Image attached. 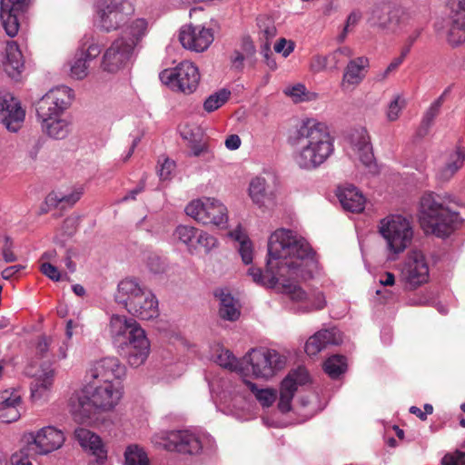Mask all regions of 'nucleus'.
Returning <instances> with one entry per match:
<instances>
[{"label":"nucleus","mask_w":465,"mask_h":465,"mask_svg":"<svg viewBox=\"0 0 465 465\" xmlns=\"http://www.w3.org/2000/svg\"><path fill=\"white\" fill-rule=\"evenodd\" d=\"M134 14L129 0H98L95 5L94 25L105 33L123 28Z\"/></svg>","instance_id":"nucleus-8"},{"label":"nucleus","mask_w":465,"mask_h":465,"mask_svg":"<svg viewBox=\"0 0 465 465\" xmlns=\"http://www.w3.org/2000/svg\"><path fill=\"white\" fill-rule=\"evenodd\" d=\"M115 301L141 320H151L159 314L155 295L134 278H125L119 282Z\"/></svg>","instance_id":"nucleus-6"},{"label":"nucleus","mask_w":465,"mask_h":465,"mask_svg":"<svg viewBox=\"0 0 465 465\" xmlns=\"http://www.w3.org/2000/svg\"><path fill=\"white\" fill-rule=\"evenodd\" d=\"M42 131L49 137L56 140L64 139L70 133V122L61 116L45 119L40 122Z\"/></svg>","instance_id":"nucleus-35"},{"label":"nucleus","mask_w":465,"mask_h":465,"mask_svg":"<svg viewBox=\"0 0 465 465\" xmlns=\"http://www.w3.org/2000/svg\"><path fill=\"white\" fill-rule=\"evenodd\" d=\"M187 146L191 151L190 155L192 156L204 157L207 161H211L214 158L209 143L203 136L191 144H187Z\"/></svg>","instance_id":"nucleus-42"},{"label":"nucleus","mask_w":465,"mask_h":465,"mask_svg":"<svg viewBox=\"0 0 465 465\" xmlns=\"http://www.w3.org/2000/svg\"><path fill=\"white\" fill-rule=\"evenodd\" d=\"M74 439L80 446L99 460L106 459L107 451L100 436L88 429L77 428L74 430Z\"/></svg>","instance_id":"nucleus-30"},{"label":"nucleus","mask_w":465,"mask_h":465,"mask_svg":"<svg viewBox=\"0 0 465 465\" xmlns=\"http://www.w3.org/2000/svg\"><path fill=\"white\" fill-rule=\"evenodd\" d=\"M440 108L431 103L422 116L420 125L418 129L419 136L423 137L428 134L430 128L432 126L436 117L440 114Z\"/></svg>","instance_id":"nucleus-43"},{"label":"nucleus","mask_w":465,"mask_h":465,"mask_svg":"<svg viewBox=\"0 0 465 465\" xmlns=\"http://www.w3.org/2000/svg\"><path fill=\"white\" fill-rule=\"evenodd\" d=\"M310 68L313 73H321L329 68V57L316 54L312 58Z\"/></svg>","instance_id":"nucleus-54"},{"label":"nucleus","mask_w":465,"mask_h":465,"mask_svg":"<svg viewBox=\"0 0 465 465\" xmlns=\"http://www.w3.org/2000/svg\"><path fill=\"white\" fill-rule=\"evenodd\" d=\"M3 69L12 79L18 80L25 69V60L22 52L15 41L6 43Z\"/></svg>","instance_id":"nucleus-29"},{"label":"nucleus","mask_w":465,"mask_h":465,"mask_svg":"<svg viewBox=\"0 0 465 465\" xmlns=\"http://www.w3.org/2000/svg\"><path fill=\"white\" fill-rule=\"evenodd\" d=\"M249 194L254 203L262 204L266 197L265 179L262 177L253 178L250 183Z\"/></svg>","instance_id":"nucleus-40"},{"label":"nucleus","mask_w":465,"mask_h":465,"mask_svg":"<svg viewBox=\"0 0 465 465\" xmlns=\"http://www.w3.org/2000/svg\"><path fill=\"white\" fill-rule=\"evenodd\" d=\"M379 232L386 242L390 255L403 252L411 243L413 228L411 221L400 214H391L380 221Z\"/></svg>","instance_id":"nucleus-9"},{"label":"nucleus","mask_w":465,"mask_h":465,"mask_svg":"<svg viewBox=\"0 0 465 465\" xmlns=\"http://www.w3.org/2000/svg\"><path fill=\"white\" fill-rule=\"evenodd\" d=\"M412 13L392 2L374 5L368 13V25L384 34L398 35L411 25Z\"/></svg>","instance_id":"nucleus-7"},{"label":"nucleus","mask_w":465,"mask_h":465,"mask_svg":"<svg viewBox=\"0 0 465 465\" xmlns=\"http://www.w3.org/2000/svg\"><path fill=\"white\" fill-rule=\"evenodd\" d=\"M300 149L294 160L305 170H312L322 164L333 153V141L325 124L316 119L303 120L294 138Z\"/></svg>","instance_id":"nucleus-2"},{"label":"nucleus","mask_w":465,"mask_h":465,"mask_svg":"<svg viewBox=\"0 0 465 465\" xmlns=\"http://www.w3.org/2000/svg\"><path fill=\"white\" fill-rule=\"evenodd\" d=\"M73 101V90L61 85L49 90L36 103V115L39 122L61 116Z\"/></svg>","instance_id":"nucleus-15"},{"label":"nucleus","mask_w":465,"mask_h":465,"mask_svg":"<svg viewBox=\"0 0 465 465\" xmlns=\"http://www.w3.org/2000/svg\"><path fill=\"white\" fill-rule=\"evenodd\" d=\"M83 194V189L78 188L73 191L70 194L58 196L56 193H50L47 196V203L50 204L57 205L59 203H65L69 206L74 205Z\"/></svg>","instance_id":"nucleus-46"},{"label":"nucleus","mask_w":465,"mask_h":465,"mask_svg":"<svg viewBox=\"0 0 465 465\" xmlns=\"http://www.w3.org/2000/svg\"><path fill=\"white\" fill-rule=\"evenodd\" d=\"M125 465H150V459L145 450L138 444H131L124 451Z\"/></svg>","instance_id":"nucleus-37"},{"label":"nucleus","mask_w":465,"mask_h":465,"mask_svg":"<svg viewBox=\"0 0 465 465\" xmlns=\"http://www.w3.org/2000/svg\"><path fill=\"white\" fill-rule=\"evenodd\" d=\"M1 252L5 262H14L17 260L16 255L13 252L14 243L12 239L5 235L0 236Z\"/></svg>","instance_id":"nucleus-49"},{"label":"nucleus","mask_w":465,"mask_h":465,"mask_svg":"<svg viewBox=\"0 0 465 465\" xmlns=\"http://www.w3.org/2000/svg\"><path fill=\"white\" fill-rule=\"evenodd\" d=\"M405 106V100L401 96H396L391 102L387 111V117L390 121H396L399 118L400 113Z\"/></svg>","instance_id":"nucleus-52"},{"label":"nucleus","mask_w":465,"mask_h":465,"mask_svg":"<svg viewBox=\"0 0 465 465\" xmlns=\"http://www.w3.org/2000/svg\"><path fill=\"white\" fill-rule=\"evenodd\" d=\"M37 455L26 447H23L19 451L14 453L10 458L9 465H32V460H35Z\"/></svg>","instance_id":"nucleus-47"},{"label":"nucleus","mask_w":465,"mask_h":465,"mask_svg":"<svg viewBox=\"0 0 465 465\" xmlns=\"http://www.w3.org/2000/svg\"><path fill=\"white\" fill-rule=\"evenodd\" d=\"M243 362L251 366L255 378L268 380L284 368L286 359L275 350L259 348L252 349L244 356Z\"/></svg>","instance_id":"nucleus-12"},{"label":"nucleus","mask_w":465,"mask_h":465,"mask_svg":"<svg viewBox=\"0 0 465 465\" xmlns=\"http://www.w3.org/2000/svg\"><path fill=\"white\" fill-rule=\"evenodd\" d=\"M347 153L354 159H358L371 172L375 168L372 146L367 130L360 127L351 130L346 137Z\"/></svg>","instance_id":"nucleus-17"},{"label":"nucleus","mask_w":465,"mask_h":465,"mask_svg":"<svg viewBox=\"0 0 465 465\" xmlns=\"http://www.w3.org/2000/svg\"><path fill=\"white\" fill-rule=\"evenodd\" d=\"M341 341V335L337 329L321 330L307 340L304 350L309 356H315L329 345H338Z\"/></svg>","instance_id":"nucleus-26"},{"label":"nucleus","mask_w":465,"mask_h":465,"mask_svg":"<svg viewBox=\"0 0 465 465\" xmlns=\"http://www.w3.org/2000/svg\"><path fill=\"white\" fill-rule=\"evenodd\" d=\"M175 167V163L173 161L169 159L164 160V162L161 164L160 169L158 170L159 176L162 180H167L171 177L172 173L173 172Z\"/></svg>","instance_id":"nucleus-61"},{"label":"nucleus","mask_w":465,"mask_h":465,"mask_svg":"<svg viewBox=\"0 0 465 465\" xmlns=\"http://www.w3.org/2000/svg\"><path fill=\"white\" fill-rule=\"evenodd\" d=\"M22 409V396L16 389H6L0 391V421L10 423L16 421Z\"/></svg>","instance_id":"nucleus-25"},{"label":"nucleus","mask_w":465,"mask_h":465,"mask_svg":"<svg viewBox=\"0 0 465 465\" xmlns=\"http://www.w3.org/2000/svg\"><path fill=\"white\" fill-rule=\"evenodd\" d=\"M285 94L293 98L295 102H301L307 100L306 98V87L304 84H297L285 90Z\"/></svg>","instance_id":"nucleus-55"},{"label":"nucleus","mask_w":465,"mask_h":465,"mask_svg":"<svg viewBox=\"0 0 465 465\" xmlns=\"http://www.w3.org/2000/svg\"><path fill=\"white\" fill-rule=\"evenodd\" d=\"M276 53L282 54L283 57H287L294 50V43L292 41H287L285 38H280L274 45Z\"/></svg>","instance_id":"nucleus-57"},{"label":"nucleus","mask_w":465,"mask_h":465,"mask_svg":"<svg viewBox=\"0 0 465 465\" xmlns=\"http://www.w3.org/2000/svg\"><path fill=\"white\" fill-rule=\"evenodd\" d=\"M305 298L302 301L293 300L297 302H303L301 306L298 307V312H309L313 310H321L325 306V297L322 294V292H317L314 295V301L312 302L309 298L307 293L305 292Z\"/></svg>","instance_id":"nucleus-45"},{"label":"nucleus","mask_w":465,"mask_h":465,"mask_svg":"<svg viewBox=\"0 0 465 465\" xmlns=\"http://www.w3.org/2000/svg\"><path fill=\"white\" fill-rule=\"evenodd\" d=\"M144 190V182L141 181L140 183L133 190L128 192L122 199L121 202H127L135 200L136 196Z\"/></svg>","instance_id":"nucleus-63"},{"label":"nucleus","mask_w":465,"mask_h":465,"mask_svg":"<svg viewBox=\"0 0 465 465\" xmlns=\"http://www.w3.org/2000/svg\"><path fill=\"white\" fill-rule=\"evenodd\" d=\"M151 441L155 447L182 454L196 455L203 449L200 436L188 430L160 431Z\"/></svg>","instance_id":"nucleus-10"},{"label":"nucleus","mask_w":465,"mask_h":465,"mask_svg":"<svg viewBox=\"0 0 465 465\" xmlns=\"http://www.w3.org/2000/svg\"><path fill=\"white\" fill-rule=\"evenodd\" d=\"M65 440L64 432L54 426H46L27 436L25 447L35 455H46L61 448Z\"/></svg>","instance_id":"nucleus-16"},{"label":"nucleus","mask_w":465,"mask_h":465,"mask_svg":"<svg viewBox=\"0 0 465 465\" xmlns=\"http://www.w3.org/2000/svg\"><path fill=\"white\" fill-rule=\"evenodd\" d=\"M316 269L315 253L309 243L291 230L279 229L269 238L265 272L251 267L248 275L263 287L281 285L292 300L302 301L306 295L298 282L312 278Z\"/></svg>","instance_id":"nucleus-1"},{"label":"nucleus","mask_w":465,"mask_h":465,"mask_svg":"<svg viewBox=\"0 0 465 465\" xmlns=\"http://www.w3.org/2000/svg\"><path fill=\"white\" fill-rule=\"evenodd\" d=\"M54 377V371L51 368L43 370L31 383V396L34 400H40L51 390Z\"/></svg>","instance_id":"nucleus-36"},{"label":"nucleus","mask_w":465,"mask_h":465,"mask_svg":"<svg viewBox=\"0 0 465 465\" xmlns=\"http://www.w3.org/2000/svg\"><path fill=\"white\" fill-rule=\"evenodd\" d=\"M435 30L445 29L446 41L453 47L465 43V0H449L446 5L445 25L436 23Z\"/></svg>","instance_id":"nucleus-13"},{"label":"nucleus","mask_w":465,"mask_h":465,"mask_svg":"<svg viewBox=\"0 0 465 465\" xmlns=\"http://www.w3.org/2000/svg\"><path fill=\"white\" fill-rule=\"evenodd\" d=\"M214 295L220 302L219 314L227 321H236L241 314L240 305L237 300L227 289H218Z\"/></svg>","instance_id":"nucleus-33"},{"label":"nucleus","mask_w":465,"mask_h":465,"mask_svg":"<svg viewBox=\"0 0 465 465\" xmlns=\"http://www.w3.org/2000/svg\"><path fill=\"white\" fill-rule=\"evenodd\" d=\"M464 162L465 149L461 146H457L456 150L450 154L447 163L438 170L437 179L440 182L450 181L463 166Z\"/></svg>","instance_id":"nucleus-34"},{"label":"nucleus","mask_w":465,"mask_h":465,"mask_svg":"<svg viewBox=\"0 0 465 465\" xmlns=\"http://www.w3.org/2000/svg\"><path fill=\"white\" fill-rule=\"evenodd\" d=\"M51 343V338L46 336L40 337L35 347L36 354L41 358L47 357Z\"/></svg>","instance_id":"nucleus-59"},{"label":"nucleus","mask_w":465,"mask_h":465,"mask_svg":"<svg viewBox=\"0 0 465 465\" xmlns=\"http://www.w3.org/2000/svg\"><path fill=\"white\" fill-rule=\"evenodd\" d=\"M310 377L308 371L303 367H299L288 373L282 380L280 389V400L278 409L286 413L292 409V401L298 389V386L309 382Z\"/></svg>","instance_id":"nucleus-19"},{"label":"nucleus","mask_w":465,"mask_h":465,"mask_svg":"<svg viewBox=\"0 0 465 465\" xmlns=\"http://www.w3.org/2000/svg\"><path fill=\"white\" fill-rule=\"evenodd\" d=\"M179 41L182 45L194 52L205 51L213 41L212 29L201 25L183 26L179 33Z\"/></svg>","instance_id":"nucleus-22"},{"label":"nucleus","mask_w":465,"mask_h":465,"mask_svg":"<svg viewBox=\"0 0 465 465\" xmlns=\"http://www.w3.org/2000/svg\"><path fill=\"white\" fill-rule=\"evenodd\" d=\"M402 275L408 284L416 288L429 279V265L425 255L418 250L411 251L402 270Z\"/></svg>","instance_id":"nucleus-23"},{"label":"nucleus","mask_w":465,"mask_h":465,"mask_svg":"<svg viewBox=\"0 0 465 465\" xmlns=\"http://www.w3.org/2000/svg\"><path fill=\"white\" fill-rule=\"evenodd\" d=\"M109 332L114 341L125 349L131 366L139 367L144 363L150 353V342L135 320L114 314L110 319Z\"/></svg>","instance_id":"nucleus-4"},{"label":"nucleus","mask_w":465,"mask_h":465,"mask_svg":"<svg viewBox=\"0 0 465 465\" xmlns=\"http://www.w3.org/2000/svg\"><path fill=\"white\" fill-rule=\"evenodd\" d=\"M185 213L203 224H213L220 228H225L228 223L226 206L214 198L193 200L185 207Z\"/></svg>","instance_id":"nucleus-11"},{"label":"nucleus","mask_w":465,"mask_h":465,"mask_svg":"<svg viewBox=\"0 0 465 465\" xmlns=\"http://www.w3.org/2000/svg\"><path fill=\"white\" fill-rule=\"evenodd\" d=\"M369 66L370 61L366 56L351 59L344 69L341 86H358L365 78Z\"/></svg>","instance_id":"nucleus-28"},{"label":"nucleus","mask_w":465,"mask_h":465,"mask_svg":"<svg viewBox=\"0 0 465 465\" xmlns=\"http://www.w3.org/2000/svg\"><path fill=\"white\" fill-rule=\"evenodd\" d=\"M149 270L153 273H161L165 269L164 262L158 256H150L147 261Z\"/></svg>","instance_id":"nucleus-62"},{"label":"nucleus","mask_w":465,"mask_h":465,"mask_svg":"<svg viewBox=\"0 0 465 465\" xmlns=\"http://www.w3.org/2000/svg\"><path fill=\"white\" fill-rule=\"evenodd\" d=\"M121 30L122 35L120 37L126 39L127 44L135 49L148 34L149 22L142 17L135 18L132 21L129 20Z\"/></svg>","instance_id":"nucleus-32"},{"label":"nucleus","mask_w":465,"mask_h":465,"mask_svg":"<svg viewBox=\"0 0 465 465\" xmlns=\"http://www.w3.org/2000/svg\"><path fill=\"white\" fill-rule=\"evenodd\" d=\"M25 112L20 101L7 93L0 95V123L10 132H17L25 121Z\"/></svg>","instance_id":"nucleus-20"},{"label":"nucleus","mask_w":465,"mask_h":465,"mask_svg":"<svg viewBox=\"0 0 465 465\" xmlns=\"http://www.w3.org/2000/svg\"><path fill=\"white\" fill-rule=\"evenodd\" d=\"M101 53V48L97 44H90L86 50L78 51L71 64L70 75L76 80H82L88 74L90 62L96 58Z\"/></svg>","instance_id":"nucleus-27"},{"label":"nucleus","mask_w":465,"mask_h":465,"mask_svg":"<svg viewBox=\"0 0 465 465\" xmlns=\"http://www.w3.org/2000/svg\"><path fill=\"white\" fill-rule=\"evenodd\" d=\"M215 361L221 367L229 369L231 371H235L239 372H242L243 371L242 363L234 357V355L229 350L221 349L219 353L215 357Z\"/></svg>","instance_id":"nucleus-41"},{"label":"nucleus","mask_w":465,"mask_h":465,"mask_svg":"<svg viewBox=\"0 0 465 465\" xmlns=\"http://www.w3.org/2000/svg\"><path fill=\"white\" fill-rule=\"evenodd\" d=\"M336 196L342 208L351 213H361L364 210L365 197L353 185L339 186L336 190Z\"/></svg>","instance_id":"nucleus-31"},{"label":"nucleus","mask_w":465,"mask_h":465,"mask_svg":"<svg viewBox=\"0 0 465 465\" xmlns=\"http://www.w3.org/2000/svg\"><path fill=\"white\" fill-rule=\"evenodd\" d=\"M197 232V229L193 226L179 225L174 231V236L183 243L189 245Z\"/></svg>","instance_id":"nucleus-48"},{"label":"nucleus","mask_w":465,"mask_h":465,"mask_svg":"<svg viewBox=\"0 0 465 465\" xmlns=\"http://www.w3.org/2000/svg\"><path fill=\"white\" fill-rule=\"evenodd\" d=\"M134 48L124 37L116 38L105 51L102 66L104 70L114 73L124 67L132 58Z\"/></svg>","instance_id":"nucleus-21"},{"label":"nucleus","mask_w":465,"mask_h":465,"mask_svg":"<svg viewBox=\"0 0 465 465\" xmlns=\"http://www.w3.org/2000/svg\"><path fill=\"white\" fill-rule=\"evenodd\" d=\"M40 271L44 275L54 282H58L61 279V273L57 267L49 262H43L40 266Z\"/></svg>","instance_id":"nucleus-58"},{"label":"nucleus","mask_w":465,"mask_h":465,"mask_svg":"<svg viewBox=\"0 0 465 465\" xmlns=\"http://www.w3.org/2000/svg\"><path fill=\"white\" fill-rule=\"evenodd\" d=\"M419 219L426 233L440 238L448 237L461 223V218L456 212H451L443 198L434 193H425L420 200Z\"/></svg>","instance_id":"nucleus-5"},{"label":"nucleus","mask_w":465,"mask_h":465,"mask_svg":"<svg viewBox=\"0 0 465 465\" xmlns=\"http://www.w3.org/2000/svg\"><path fill=\"white\" fill-rule=\"evenodd\" d=\"M23 269H25V266L21 264L9 266L2 271V277L5 280L11 279Z\"/></svg>","instance_id":"nucleus-64"},{"label":"nucleus","mask_w":465,"mask_h":465,"mask_svg":"<svg viewBox=\"0 0 465 465\" xmlns=\"http://www.w3.org/2000/svg\"><path fill=\"white\" fill-rule=\"evenodd\" d=\"M123 395L121 382H102L90 380L70 401L74 414L90 419L96 413L114 410Z\"/></svg>","instance_id":"nucleus-3"},{"label":"nucleus","mask_w":465,"mask_h":465,"mask_svg":"<svg viewBox=\"0 0 465 465\" xmlns=\"http://www.w3.org/2000/svg\"><path fill=\"white\" fill-rule=\"evenodd\" d=\"M29 0H1L0 18L6 35L15 37L19 30L18 15L25 12Z\"/></svg>","instance_id":"nucleus-24"},{"label":"nucleus","mask_w":465,"mask_h":465,"mask_svg":"<svg viewBox=\"0 0 465 465\" xmlns=\"http://www.w3.org/2000/svg\"><path fill=\"white\" fill-rule=\"evenodd\" d=\"M126 368L118 358L107 356L94 361L86 372L87 379L102 382H121Z\"/></svg>","instance_id":"nucleus-18"},{"label":"nucleus","mask_w":465,"mask_h":465,"mask_svg":"<svg viewBox=\"0 0 465 465\" xmlns=\"http://www.w3.org/2000/svg\"><path fill=\"white\" fill-rule=\"evenodd\" d=\"M252 244L250 240L243 241L239 245V253L242 262L245 264H250L252 262Z\"/></svg>","instance_id":"nucleus-56"},{"label":"nucleus","mask_w":465,"mask_h":465,"mask_svg":"<svg viewBox=\"0 0 465 465\" xmlns=\"http://www.w3.org/2000/svg\"><path fill=\"white\" fill-rule=\"evenodd\" d=\"M244 382L263 407H270L275 401L277 396L275 390L270 388L258 389L256 384L249 381H244Z\"/></svg>","instance_id":"nucleus-38"},{"label":"nucleus","mask_w":465,"mask_h":465,"mask_svg":"<svg viewBox=\"0 0 465 465\" xmlns=\"http://www.w3.org/2000/svg\"><path fill=\"white\" fill-rule=\"evenodd\" d=\"M159 77L162 83L172 90L192 94L199 84L200 73L193 63L183 61L174 68L162 71Z\"/></svg>","instance_id":"nucleus-14"},{"label":"nucleus","mask_w":465,"mask_h":465,"mask_svg":"<svg viewBox=\"0 0 465 465\" xmlns=\"http://www.w3.org/2000/svg\"><path fill=\"white\" fill-rule=\"evenodd\" d=\"M230 95L231 92L226 89H222L211 94L203 103L204 110L208 113L217 110L227 102Z\"/></svg>","instance_id":"nucleus-44"},{"label":"nucleus","mask_w":465,"mask_h":465,"mask_svg":"<svg viewBox=\"0 0 465 465\" xmlns=\"http://www.w3.org/2000/svg\"><path fill=\"white\" fill-rule=\"evenodd\" d=\"M258 25L260 28V35L262 38L266 40V42H269L271 39L275 37L277 34V29L271 20H259Z\"/></svg>","instance_id":"nucleus-50"},{"label":"nucleus","mask_w":465,"mask_h":465,"mask_svg":"<svg viewBox=\"0 0 465 465\" xmlns=\"http://www.w3.org/2000/svg\"><path fill=\"white\" fill-rule=\"evenodd\" d=\"M442 465H465V453L456 452L455 454H447L442 458Z\"/></svg>","instance_id":"nucleus-60"},{"label":"nucleus","mask_w":465,"mask_h":465,"mask_svg":"<svg viewBox=\"0 0 465 465\" xmlns=\"http://www.w3.org/2000/svg\"><path fill=\"white\" fill-rule=\"evenodd\" d=\"M324 371L331 378L336 379L346 371V360L343 356L333 355L324 362Z\"/></svg>","instance_id":"nucleus-39"},{"label":"nucleus","mask_w":465,"mask_h":465,"mask_svg":"<svg viewBox=\"0 0 465 465\" xmlns=\"http://www.w3.org/2000/svg\"><path fill=\"white\" fill-rule=\"evenodd\" d=\"M179 132L181 137L184 141H187L188 144H191L203 136L201 130L198 127H193L187 124L180 126Z\"/></svg>","instance_id":"nucleus-51"},{"label":"nucleus","mask_w":465,"mask_h":465,"mask_svg":"<svg viewBox=\"0 0 465 465\" xmlns=\"http://www.w3.org/2000/svg\"><path fill=\"white\" fill-rule=\"evenodd\" d=\"M197 243L204 248L206 252H210L213 248L217 246V239L204 232H201L196 235Z\"/></svg>","instance_id":"nucleus-53"}]
</instances>
